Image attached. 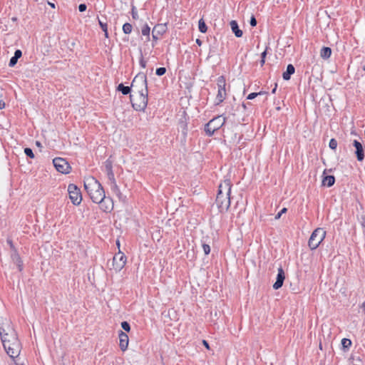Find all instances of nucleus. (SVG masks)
<instances>
[{"instance_id":"f257e3e1","label":"nucleus","mask_w":365,"mask_h":365,"mask_svg":"<svg viewBox=\"0 0 365 365\" xmlns=\"http://www.w3.org/2000/svg\"><path fill=\"white\" fill-rule=\"evenodd\" d=\"M84 188L94 203L101 202L105 198V191L101 184L93 177L84 180Z\"/></svg>"},{"instance_id":"f03ea898","label":"nucleus","mask_w":365,"mask_h":365,"mask_svg":"<svg viewBox=\"0 0 365 365\" xmlns=\"http://www.w3.org/2000/svg\"><path fill=\"white\" fill-rule=\"evenodd\" d=\"M148 92H140L136 94H130V99L133 108L138 111H143L148 105Z\"/></svg>"},{"instance_id":"7ed1b4c3","label":"nucleus","mask_w":365,"mask_h":365,"mask_svg":"<svg viewBox=\"0 0 365 365\" xmlns=\"http://www.w3.org/2000/svg\"><path fill=\"white\" fill-rule=\"evenodd\" d=\"M131 88L133 91H136V93L148 92L146 74L144 73L137 74L132 81Z\"/></svg>"},{"instance_id":"20e7f679","label":"nucleus","mask_w":365,"mask_h":365,"mask_svg":"<svg viewBox=\"0 0 365 365\" xmlns=\"http://www.w3.org/2000/svg\"><path fill=\"white\" fill-rule=\"evenodd\" d=\"M326 236V231L323 228H317L312 233L308 242V245L311 250H316Z\"/></svg>"},{"instance_id":"39448f33","label":"nucleus","mask_w":365,"mask_h":365,"mask_svg":"<svg viewBox=\"0 0 365 365\" xmlns=\"http://www.w3.org/2000/svg\"><path fill=\"white\" fill-rule=\"evenodd\" d=\"M3 346L6 352L11 358L15 359L19 356L21 345L19 339L9 343H3Z\"/></svg>"},{"instance_id":"423d86ee","label":"nucleus","mask_w":365,"mask_h":365,"mask_svg":"<svg viewBox=\"0 0 365 365\" xmlns=\"http://www.w3.org/2000/svg\"><path fill=\"white\" fill-rule=\"evenodd\" d=\"M217 86L218 91H217V94L216 96L215 104L216 106H219L224 101V100L226 98V95H227L226 90H225L226 81L223 76H220L217 78Z\"/></svg>"},{"instance_id":"0eeeda50","label":"nucleus","mask_w":365,"mask_h":365,"mask_svg":"<svg viewBox=\"0 0 365 365\" xmlns=\"http://www.w3.org/2000/svg\"><path fill=\"white\" fill-rule=\"evenodd\" d=\"M68 192L71 202L74 205H78L82 201V195L80 189L74 184H69Z\"/></svg>"},{"instance_id":"6e6552de","label":"nucleus","mask_w":365,"mask_h":365,"mask_svg":"<svg viewBox=\"0 0 365 365\" xmlns=\"http://www.w3.org/2000/svg\"><path fill=\"white\" fill-rule=\"evenodd\" d=\"M125 263V255L123 252H119L113 256L110 269H113L115 272H118L124 267Z\"/></svg>"},{"instance_id":"1a4fd4ad","label":"nucleus","mask_w":365,"mask_h":365,"mask_svg":"<svg viewBox=\"0 0 365 365\" xmlns=\"http://www.w3.org/2000/svg\"><path fill=\"white\" fill-rule=\"evenodd\" d=\"M215 202L220 212H226L230 206V195L217 193Z\"/></svg>"},{"instance_id":"9d476101","label":"nucleus","mask_w":365,"mask_h":365,"mask_svg":"<svg viewBox=\"0 0 365 365\" xmlns=\"http://www.w3.org/2000/svg\"><path fill=\"white\" fill-rule=\"evenodd\" d=\"M53 163L56 170L59 173L68 174L71 172V167L64 158H56L53 160Z\"/></svg>"},{"instance_id":"9b49d317","label":"nucleus","mask_w":365,"mask_h":365,"mask_svg":"<svg viewBox=\"0 0 365 365\" xmlns=\"http://www.w3.org/2000/svg\"><path fill=\"white\" fill-rule=\"evenodd\" d=\"M16 330L12 326L11 322L5 319L0 324V336L6 335V333H11V331H15Z\"/></svg>"},{"instance_id":"f8f14e48","label":"nucleus","mask_w":365,"mask_h":365,"mask_svg":"<svg viewBox=\"0 0 365 365\" xmlns=\"http://www.w3.org/2000/svg\"><path fill=\"white\" fill-rule=\"evenodd\" d=\"M118 338H119V346L123 351H125L128 349V336L126 333L123 332L122 330L118 331Z\"/></svg>"},{"instance_id":"ddd939ff","label":"nucleus","mask_w":365,"mask_h":365,"mask_svg":"<svg viewBox=\"0 0 365 365\" xmlns=\"http://www.w3.org/2000/svg\"><path fill=\"white\" fill-rule=\"evenodd\" d=\"M100 205L101 209L104 212H111L113 209V202L110 197H106L101 202H97Z\"/></svg>"},{"instance_id":"4468645a","label":"nucleus","mask_w":365,"mask_h":365,"mask_svg":"<svg viewBox=\"0 0 365 365\" xmlns=\"http://www.w3.org/2000/svg\"><path fill=\"white\" fill-rule=\"evenodd\" d=\"M285 279V274L282 267L278 268V273L277 275L276 282L273 284V288L274 289H278L282 287L284 281Z\"/></svg>"},{"instance_id":"2eb2a0df","label":"nucleus","mask_w":365,"mask_h":365,"mask_svg":"<svg viewBox=\"0 0 365 365\" xmlns=\"http://www.w3.org/2000/svg\"><path fill=\"white\" fill-rule=\"evenodd\" d=\"M353 145L356 148L355 154L358 161H362L364 158V150L361 143L357 140H354L353 141Z\"/></svg>"},{"instance_id":"dca6fc26","label":"nucleus","mask_w":365,"mask_h":365,"mask_svg":"<svg viewBox=\"0 0 365 365\" xmlns=\"http://www.w3.org/2000/svg\"><path fill=\"white\" fill-rule=\"evenodd\" d=\"M226 121V117L224 115H220L217 117L213 118L210 120L207 123H212L213 125L214 129H220Z\"/></svg>"},{"instance_id":"f3484780","label":"nucleus","mask_w":365,"mask_h":365,"mask_svg":"<svg viewBox=\"0 0 365 365\" xmlns=\"http://www.w3.org/2000/svg\"><path fill=\"white\" fill-rule=\"evenodd\" d=\"M232 185L230 180H224V182L219 185L217 193L230 195Z\"/></svg>"},{"instance_id":"a211bd4d","label":"nucleus","mask_w":365,"mask_h":365,"mask_svg":"<svg viewBox=\"0 0 365 365\" xmlns=\"http://www.w3.org/2000/svg\"><path fill=\"white\" fill-rule=\"evenodd\" d=\"M167 30V24H158L153 27L152 33H154L156 36H163Z\"/></svg>"},{"instance_id":"6ab92c4d","label":"nucleus","mask_w":365,"mask_h":365,"mask_svg":"<svg viewBox=\"0 0 365 365\" xmlns=\"http://www.w3.org/2000/svg\"><path fill=\"white\" fill-rule=\"evenodd\" d=\"M1 339L3 343H9L11 341H14V340H18V336L16 331H11V333H6V335L1 336Z\"/></svg>"},{"instance_id":"aec40b11","label":"nucleus","mask_w":365,"mask_h":365,"mask_svg":"<svg viewBox=\"0 0 365 365\" xmlns=\"http://www.w3.org/2000/svg\"><path fill=\"white\" fill-rule=\"evenodd\" d=\"M178 125L179 129L181 130L182 134L185 136L187 133V123L185 113L184 115L179 120Z\"/></svg>"},{"instance_id":"412c9836","label":"nucleus","mask_w":365,"mask_h":365,"mask_svg":"<svg viewBox=\"0 0 365 365\" xmlns=\"http://www.w3.org/2000/svg\"><path fill=\"white\" fill-rule=\"evenodd\" d=\"M232 31L235 34L236 37H242V31L240 29L238 24L236 21L232 20L230 23Z\"/></svg>"},{"instance_id":"4be33fe9","label":"nucleus","mask_w":365,"mask_h":365,"mask_svg":"<svg viewBox=\"0 0 365 365\" xmlns=\"http://www.w3.org/2000/svg\"><path fill=\"white\" fill-rule=\"evenodd\" d=\"M295 72V68L292 64H289L287 66V70L282 74L283 79L285 81H289L291 78V76L294 74Z\"/></svg>"},{"instance_id":"5701e85b","label":"nucleus","mask_w":365,"mask_h":365,"mask_svg":"<svg viewBox=\"0 0 365 365\" xmlns=\"http://www.w3.org/2000/svg\"><path fill=\"white\" fill-rule=\"evenodd\" d=\"M11 259L13 262L16 264L19 270L21 272L23 270V262L17 252H14L11 255Z\"/></svg>"},{"instance_id":"b1692460","label":"nucleus","mask_w":365,"mask_h":365,"mask_svg":"<svg viewBox=\"0 0 365 365\" xmlns=\"http://www.w3.org/2000/svg\"><path fill=\"white\" fill-rule=\"evenodd\" d=\"M335 182V178L334 175H327L324 177L322 180V185L328 187H331Z\"/></svg>"},{"instance_id":"393cba45","label":"nucleus","mask_w":365,"mask_h":365,"mask_svg":"<svg viewBox=\"0 0 365 365\" xmlns=\"http://www.w3.org/2000/svg\"><path fill=\"white\" fill-rule=\"evenodd\" d=\"M331 55V49L329 47L323 46L320 51V56L323 59H328Z\"/></svg>"},{"instance_id":"a878e982","label":"nucleus","mask_w":365,"mask_h":365,"mask_svg":"<svg viewBox=\"0 0 365 365\" xmlns=\"http://www.w3.org/2000/svg\"><path fill=\"white\" fill-rule=\"evenodd\" d=\"M109 185H110L112 192L113 193H115L119 199H120L122 197V193H121L120 188L118 186L116 182L110 183Z\"/></svg>"},{"instance_id":"bb28decb","label":"nucleus","mask_w":365,"mask_h":365,"mask_svg":"<svg viewBox=\"0 0 365 365\" xmlns=\"http://www.w3.org/2000/svg\"><path fill=\"white\" fill-rule=\"evenodd\" d=\"M217 130V129H214L212 123H207L205 125V131L206 133V135L209 137H211L214 135L215 132Z\"/></svg>"},{"instance_id":"cd10ccee","label":"nucleus","mask_w":365,"mask_h":365,"mask_svg":"<svg viewBox=\"0 0 365 365\" xmlns=\"http://www.w3.org/2000/svg\"><path fill=\"white\" fill-rule=\"evenodd\" d=\"M217 130V129H214L212 123H207L205 125V131L206 133V135L209 137H211L214 135L215 132Z\"/></svg>"},{"instance_id":"c85d7f7f","label":"nucleus","mask_w":365,"mask_h":365,"mask_svg":"<svg viewBox=\"0 0 365 365\" xmlns=\"http://www.w3.org/2000/svg\"><path fill=\"white\" fill-rule=\"evenodd\" d=\"M117 90L120 91L123 95H128L131 91V86H125L123 83H120L117 87Z\"/></svg>"},{"instance_id":"c756f323","label":"nucleus","mask_w":365,"mask_h":365,"mask_svg":"<svg viewBox=\"0 0 365 365\" xmlns=\"http://www.w3.org/2000/svg\"><path fill=\"white\" fill-rule=\"evenodd\" d=\"M198 29H199V31L202 33H205L207 30V27L202 19L199 20Z\"/></svg>"},{"instance_id":"7c9ffc66","label":"nucleus","mask_w":365,"mask_h":365,"mask_svg":"<svg viewBox=\"0 0 365 365\" xmlns=\"http://www.w3.org/2000/svg\"><path fill=\"white\" fill-rule=\"evenodd\" d=\"M141 32H142V34L143 36H147V39L149 40L150 39V28L149 27V26L148 24H145L143 28H142V30H141Z\"/></svg>"},{"instance_id":"2f4dec72","label":"nucleus","mask_w":365,"mask_h":365,"mask_svg":"<svg viewBox=\"0 0 365 365\" xmlns=\"http://www.w3.org/2000/svg\"><path fill=\"white\" fill-rule=\"evenodd\" d=\"M133 26L129 23H125L123 26V31L125 34H130L132 32Z\"/></svg>"},{"instance_id":"473e14b6","label":"nucleus","mask_w":365,"mask_h":365,"mask_svg":"<svg viewBox=\"0 0 365 365\" xmlns=\"http://www.w3.org/2000/svg\"><path fill=\"white\" fill-rule=\"evenodd\" d=\"M106 173H107V176H108V181H109V184L112 183V182H116L115 179V177H114V173H113V170H110L109 172H106Z\"/></svg>"},{"instance_id":"72a5a7b5","label":"nucleus","mask_w":365,"mask_h":365,"mask_svg":"<svg viewBox=\"0 0 365 365\" xmlns=\"http://www.w3.org/2000/svg\"><path fill=\"white\" fill-rule=\"evenodd\" d=\"M24 153L26 154V155L30 158H34V152L32 150V149H31L30 148H26L24 149Z\"/></svg>"},{"instance_id":"f704fd0d","label":"nucleus","mask_w":365,"mask_h":365,"mask_svg":"<svg viewBox=\"0 0 365 365\" xmlns=\"http://www.w3.org/2000/svg\"><path fill=\"white\" fill-rule=\"evenodd\" d=\"M341 344L344 348H349L351 345V341L349 339L344 338L341 340Z\"/></svg>"},{"instance_id":"c9c22d12","label":"nucleus","mask_w":365,"mask_h":365,"mask_svg":"<svg viewBox=\"0 0 365 365\" xmlns=\"http://www.w3.org/2000/svg\"><path fill=\"white\" fill-rule=\"evenodd\" d=\"M105 169L106 172H109L110 170H113L112 162L110 160H106L104 163Z\"/></svg>"},{"instance_id":"e433bc0d","label":"nucleus","mask_w":365,"mask_h":365,"mask_svg":"<svg viewBox=\"0 0 365 365\" xmlns=\"http://www.w3.org/2000/svg\"><path fill=\"white\" fill-rule=\"evenodd\" d=\"M337 141L334 138H331L329 141V146L331 150H335L337 147Z\"/></svg>"},{"instance_id":"4c0bfd02","label":"nucleus","mask_w":365,"mask_h":365,"mask_svg":"<svg viewBox=\"0 0 365 365\" xmlns=\"http://www.w3.org/2000/svg\"><path fill=\"white\" fill-rule=\"evenodd\" d=\"M121 327H122V329H123L124 331H127V332H129V331H130V324H129L128 322H125V321H124V322H121Z\"/></svg>"},{"instance_id":"58836bf2","label":"nucleus","mask_w":365,"mask_h":365,"mask_svg":"<svg viewBox=\"0 0 365 365\" xmlns=\"http://www.w3.org/2000/svg\"><path fill=\"white\" fill-rule=\"evenodd\" d=\"M165 72H166V68L164 67L158 68L155 71L156 75L159 76L164 75L165 73Z\"/></svg>"},{"instance_id":"ea45409f","label":"nucleus","mask_w":365,"mask_h":365,"mask_svg":"<svg viewBox=\"0 0 365 365\" xmlns=\"http://www.w3.org/2000/svg\"><path fill=\"white\" fill-rule=\"evenodd\" d=\"M202 247V249H203V251H204L205 254L206 255H209L210 252V245H207V244L203 243Z\"/></svg>"},{"instance_id":"a19ab883","label":"nucleus","mask_w":365,"mask_h":365,"mask_svg":"<svg viewBox=\"0 0 365 365\" xmlns=\"http://www.w3.org/2000/svg\"><path fill=\"white\" fill-rule=\"evenodd\" d=\"M131 15L133 19H138V11L136 10V8L133 6L131 9Z\"/></svg>"},{"instance_id":"79ce46f5","label":"nucleus","mask_w":365,"mask_h":365,"mask_svg":"<svg viewBox=\"0 0 365 365\" xmlns=\"http://www.w3.org/2000/svg\"><path fill=\"white\" fill-rule=\"evenodd\" d=\"M18 61V58L16 57L12 56L9 61V66L10 67L14 66Z\"/></svg>"},{"instance_id":"37998d69","label":"nucleus","mask_w":365,"mask_h":365,"mask_svg":"<svg viewBox=\"0 0 365 365\" xmlns=\"http://www.w3.org/2000/svg\"><path fill=\"white\" fill-rule=\"evenodd\" d=\"M287 211V208H285V207L282 208V209L281 210V211H280V212H279L276 215V216H275V217H274V218H275L276 220H279V219L281 217L282 215V214H284V213H285Z\"/></svg>"},{"instance_id":"c03bdc74","label":"nucleus","mask_w":365,"mask_h":365,"mask_svg":"<svg viewBox=\"0 0 365 365\" xmlns=\"http://www.w3.org/2000/svg\"><path fill=\"white\" fill-rule=\"evenodd\" d=\"M258 96H260V93H251L247 96V98L248 100H252Z\"/></svg>"},{"instance_id":"a18cd8bd","label":"nucleus","mask_w":365,"mask_h":365,"mask_svg":"<svg viewBox=\"0 0 365 365\" xmlns=\"http://www.w3.org/2000/svg\"><path fill=\"white\" fill-rule=\"evenodd\" d=\"M86 9H87V6L85 4H81L78 6V10H79L80 12L85 11L86 10Z\"/></svg>"},{"instance_id":"49530a36","label":"nucleus","mask_w":365,"mask_h":365,"mask_svg":"<svg viewBox=\"0 0 365 365\" xmlns=\"http://www.w3.org/2000/svg\"><path fill=\"white\" fill-rule=\"evenodd\" d=\"M98 23L102 30H106V29L108 28L106 23L102 22L100 19H98Z\"/></svg>"},{"instance_id":"de8ad7c7","label":"nucleus","mask_w":365,"mask_h":365,"mask_svg":"<svg viewBox=\"0 0 365 365\" xmlns=\"http://www.w3.org/2000/svg\"><path fill=\"white\" fill-rule=\"evenodd\" d=\"M22 56V52L21 50L19 49H17L14 52V57H16L18 59L20 58Z\"/></svg>"},{"instance_id":"09e8293b","label":"nucleus","mask_w":365,"mask_h":365,"mask_svg":"<svg viewBox=\"0 0 365 365\" xmlns=\"http://www.w3.org/2000/svg\"><path fill=\"white\" fill-rule=\"evenodd\" d=\"M257 20L254 16H252L250 19V24L252 26H255L257 25Z\"/></svg>"},{"instance_id":"8fccbe9b","label":"nucleus","mask_w":365,"mask_h":365,"mask_svg":"<svg viewBox=\"0 0 365 365\" xmlns=\"http://www.w3.org/2000/svg\"><path fill=\"white\" fill-rule=\"evenodd\" d=\"M139 63L141 67H143V68L146 67V61L143 59V56L140 58Z\"/></svg>"},{"instance_id":"3c124183","label":"nucleus","mask_w":365,"mask_h":365,"mask_svg":"<svg viewBox=\"0 0 365 365\" xmlns=\"http://www.w3.org/2000/svg\"><path fill=\"white\" fill-rule=\"evenodd\" d=\"M159 36H156V34H155L154 33H152V37H153V41L157 42L158 40L159 39Z\"/></svg>"},{"instance_id":"603ef678","label":"nucleus","mask_w":365,"mask_h":365,"mask_svg":"<svg viewBox=\"0 0 365 365\" xmlns=\"http://www.w3.org/2000/svg\"><path fill=\"white\" fill-rule=\"evenodd\" d=\"M267 47L266 49L261 53V58L265 59L267 56Z\"/></svg>"},{"instance_id":"864d4df0","label":"nucleus","mask_w":365,"mask_h":365,"mask_svg":"<svg viewBox=\"0 0 365 365\" xmlns=\"http://www.w3.org/2000/svg\"><path fill=\"white\" fill-rule=\"evenodd\" d=\"M6 107V103L3 100H0V109H4Z\"/></svg>"},{"instance_id":"5fc2aeb1","label":"nucleus","mask_w":365,"mask_h":365,"mask_svg":"<svg viewBox=\"0 0 365 365\" xmlns=\"http://www.w3.org/2000/svg\"><path fill=\"white\" fill-rule=\"evenodd\" d=\"M202 344L206 347V349H210L209 344L206 340H203Z\"/></svg>"},{"instance_id":"6e6d98bb","label":"nucleus","mask_w":365,"mask_h":365,"mask_svg":"<svg viewBox=\"0 0 365 365\" xmlns=\"http://www.w3.org/2000/svg\"><path fill=\"white\" fill-rule=\"evenodd\" d=\"M196 43L199 46H201L202 45V41L200 40L199 38H197L196 39Z\"/></svg>"},{"instance_id":"4d7b16f0","label":"nucleus","mask_w":365,"mask_h":365,"mask_svg":"<svg viewBox=\"0 0 365 365\" xmlns=\"http://www.w3.org/2000/svg\"><path fill=\"white\" fill-rule=\"evenodd\" d=\"M104 31V34H105V36L106 38L108 37V28L106 29V30H103Z\"/></svg>"},{"instance_id":"13d9d810","label":"nucleus","mask_w":365,"mask_h":365,"mask_svg":"<svg viewBox=\"0 0 365 365\" xmlns=\"http://www.w3.org/2000/svg\"><path fill=\"white\" fill-rule=\"evenodd\" d=\"M361 309L363 312L365 314V302L362 304Z\"/></svg>"},{"instance_id":"bf43d9fd","label":"nucleus","mask_w":365,"mask_h":365,"mask_svg":"<svg viewBox=\"0 0 365 365\" xmlns=\"http://www.w3.org/2000/svg\"><path fill=\"white\" fill-rule=\"evenodd\" d=\"M277 84H275L274 88L272 89V93H275L276 90H277Z\"/></svg>"},{"instance_id":"052dcab7","label":"nucleus","mask_w":365,"mask_h":365,"mask_svg":"<svg viewBox=\"0 0 365 365\" xmlns=\"http://www.w3.org/2000/svg\"><path fill=\"white\" fill-rule=\"evenodd\" d=\"M264 62H265V59L261 58L260 64L262 66L264 64Z\"/></svg>"},{"instance_id":"680f3d73","label":"nucleus","mask_w":365,"mask_h":365,"mask_svg":"<svg viewBox=\"0 0 365 365\" xmlns=\"http://www.w3.org/2000/svg\"><path fill=\"white\" fill-rule=\"evenodd\" d=\"M36 145L38 146V147H40L41 146V143L39 141H36Z\"/></svg>"},{"instance_id":"e2e57ef3","label":"nucleus","mask_w":365,"mask_h":365,"mask_svg":"<svg viewBox=\"0 0 365 365\" xmlns=\"http://www.w3.org/2000/svg\"><path fill=\"white\" fill-rule=\"evenodd\" d=\"M259 93H260V96L266 93V92H264V91H259Z\"/></svg>"},{"instance_id":"0e129e2a","label":"nucleus","mask_w":365,"mask_h":365,"mask_svg":"<svg viewBox=\"0 0 365 365\" xmlns=\"http://www.w3.org/2000/svg\"><path fill=\"white\" fill-rule=\"evenodd\" d=\"M49 4L51 6V7H53V8H54V7H55V6H54V4Z\"/></svg>"},{"instance_id":"69168bd1","label":"nucleus","mask_w":365,"mask_h":365,"mask_svg":"<svg viewBox=\"0 0 365 365\" xmlns=\"http://www.w3.org/2000/svg\"><path fill=\"white\" fill-rule=\"evenodd\" d=\"M242 106L244 107V108H246V106H245V104H244V103L242 104Z\"/></svg>"},{"instance_id":"338daca9","label":"nucleus","mask_w":365,"mask_h":365,"mask_svg":"<svg viewBox=\"0 0 365 365\" xmlns=\"http://www.w3.org/2000/svg\"><path fill=\"white\" fill-rule=\"evenodd\" d=\"M363 70L365 71V65L363 67Z\"/></svg>"},{"instance_id":"774afa93","label":"nucleus","mask_w":365,"mask_h":365,"mask_svg":"<svg viewBox=\"0 0 365 365\" xmlns=\"http://www.w3.org/2000/svg\"><path fill=\"white\" fill-rule=\"evenodd\" d=\"M16 365H24V364H16Z\"/></svg>"}]
</instances>
